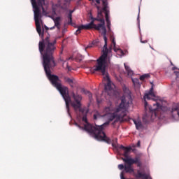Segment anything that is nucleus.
I'll use <instances>...</instances> for the list:
<instances>
[{
	"label": "nucleus",
	"mask_w": 179,
	"mask_h": 179,
	"mask_svg": "<svg viewBox=\"0 0 179 179\" xmlns=\"http://www.w3.org/2000/svg\"><path fill=\"white\" fill-rule=\"evenodd\" d=\"M34 20L36 28V31L41 37L42 41L38 43V48L41 55L43 57V66L45 72L46 76L50 82L62 94L66 103V107L69 114V103H71V96H69V90L68 87L63 86L61 83V80L58 76L51 74V69H52L57 64H55V58H54V53L57 50V39L50 40V34L44 39V29L41 31V13H36L34 14Z\"/></svg>",
	"instance_id": "f257e3e1"
},
{
	"label": "nucleus",
	"mask_w": 179,
	"mask_h": 179,
	"mask_svg": "<svg viewBox=\"0 0 179 179\" xmlns=\"http://www.w3.org/2000/svg\"><path fill=\"white\" fill-rule=\"evenodd\" d=\"M90 17L92 21L85 25L79 26L76 31V36L80 34L81 30H90L92 29L101 31L105 41L103 55L96 60V65L90 69V72L92 73L101 72V75L104 76V80L108 82L107 85H105V90H114L111 86V80H110L108 73L106 71V68H107V65L106 64H107L108 48H107V29L106 28V21L104 20V17H103V12L101 10L98 11L97 18H94L92 15Z\"/></svg>",
	"instance_id": "f03ea898"
},
{
	"label": "nucleus",
	"mask_w": 179,
	"mask_h": 179,
	"mask_svg": "<svg viewBox=\"0 0 179 179\" xmlns=\"http://www.w3.org/2000/svg\"><path fill=\"white\" fill-rule=\"evenodd\" d=\"M72 96L74 101H71L69 103H71V107L74 108L75 111H78V110L80 113H81L83 115L82 120L84 122H85L84 127L76 123V127H78L80 129H83V131L87 132V134L91 135V136H93V138L96 139V141H102L103 142H106V143H111V139L107 137V135H106V133L103 131L104 128H106V127H108L109 122H106L101 125L95 124V126L87 122V117L86 116V114H87V110L81 108L82 103L80 101H82V96L75 94L73 92Z\"/></svg>",
	"instance_id": "7ed1b4c3"
},
{
	"label": "nucleus",
	"mask_w": 179,
	"mask_h": 179,
	"mask_svg": "<svg viewBox=\"0 0 179 179\" xmlns=\"http://www.w3.org/2000/svg\"><path fill=\"white\" fill-rule=\"evenodd\" d=\"M125 103V99H122L119 106L114 109L111 103L108 106L105 107L103 109L104 115L108 116V122L114 120H122L127 117V110H128V103Z\"/></svg>",
	"instance_id": "20e7f679"
},
{
	"label": "nucleus",
	"mask_w": 179,
	"mask_h": 179,
	"mask_svg": "<svg viewBox=\"0 0 179 179\" xmlns=\"http://www.w3.org/2000/svg\"><path fill=\"white\" fill-rule=\"evenodd\" d=\"M119 149L124 150L123 156L124 158H122V160L124 162V164H119V170H124L126 173H134L135 170L132 168L133 164H137V167H142V162L141 161V157H136L134 159L129 157L132 148L125 147L124 145H120Z\"/></svg>",
	"instance_id": "39448f33"
},
{
	"label": "nucleus",
	"mask_w": 179,
	"mask_h": 179,
	"mask_svg": "<svg viewBox=\"0 0 179 179\" xmlns=\"http://www.w3.org/2000/svg\"><path fill=\"white\" fill-rule=\"evenodd\" d=\"M153 106L155 108H152V106H150L148 115L145 113V115L143 117V122L146 123L149 122V120H155V118H156V117H157L158 115L157 111H159V110H162V107H163L158 102L153 103Z\"/></svg>",
	"instance_id": "423d86ee"
},
{
	"label": "nucleus",
	"mask_w": 179,
	"mask_h": 179,
	"mask_svg": "<svg viewBox=\"0 0 179 179\" xmlns=\"http://www.w3.org/2000/svg\"><path fill=\"white\" fill-rule=\"evenodd\" d=\"M34 9V13H41L40 8H41L43 13H45L43 5H45V0H31Z\"/></svg>",
	"instance_id": "0eeeda50"
},
{
	"label": "nucleus",
	"mask_w": 179,
	"mask_h": 179,
	"mask_svg": "<svg viewBox=\"0 0 179 179\" xmlns=\"http://www.w3.org/2000/svg\"><path fill=\"white\" fill-rule=\"evenodd\" d=\"M102 3L103 6L102 10L105 13L107 28L108 31H111V22L110 21V17L108 16L110 15V10H108V3L107 2V1L103 0Z\"/></svg>",
	"instance_id": "6e6552de"
},
{
	"label": "nucleus",
	"mask_w": 179,
	"mask_h": 179,
	"mask_svg": "<svg viewBox=\"0 0 179 179\" xmlns=\"http://www.w3.org/2000/svg\"><path fill=\"white\" fill-rule=\"evenodd\" d=\"M123 92L127 94V96H123L121 98V103H122V100H124V104H127L128 103V107H129V105L132 103V96H131V91L129 89L127 88V87H124L123 88Z\"/></svg>",
	"instance_id": "1a4fd4ad"
},
{
	"label": "nucleus",
	"mask_w": 179,
	"mask_h": 179,
	"mask_svg": "<svg viewBox=\"0 0 179 179\" xmlns=\"http://www.w3.org/2000/svg\"><path fill=\"white\" fill-rule=\"evenodd\" d=\"M152 97H155V93L153 92V87H152L149 92L145 93L144 95L145 108H148V101L146 100H151Z\"/></svg>",
	"instance_id": "9d476101"
},
{
	"label": "nucleus",
	"mask_w": 179,
	"mask_h": 179,
	"mask_svg": "<svg viewBox=\"0 0 179 179\" xmlns=\"http://www.w3.org/2000/svg\"><path fill=\"white\" fill-rule=\"evenodd\" d=\"M171 115L175 120H179V105L176 103L172 107Z\"/></svg>",
	"instance_id": "9b49d317"
},
{
	"label": "nucleus",
	"mask_w": 179,
	"mask_h": 179,
	"mask_svg": "<svg viewBox=\"0 0 179 179\" xmlns=\"http://www.w3.org/2000/svg\"><path fill=\"white\" fill-rule=\"evenodd\" d=\"M133 122L134 125L136 126V129H138L139 131V129H143V124H142V121H141L140 120H136V119H133Z\"/></svg>",
	"instance_id": "f8f14e48"
},
{
	"label": "nucleus",
	"mask_w": 179,
	"mask_h": 179,
	"mask_svg": "<svg viewBox=\"0 0 179 179\" xmlns=\"http://www.w3.org/2000/svg\"><path fill=\"white\" fill-rule=\"evenodd\" d=\"M69 6V2L66 0H64L62 2L56 4V6H59L62 9H67L68 6Z\"/></svg>",
	"instance_id": "ddd939ff"
},
{
	"label": "nucleus",
	"mask_w": 179,
	"mask_h": 179,
	"mask_svg": "<svg viewBox=\"0 0 179 179\" xmlns=\"http://www.w3.org/2000/svg\"><path fill=\"white\" fill-rule=\"evenodd\" d=\"M55 23V27H57V30H61V17H57L53 19Z\"/></svg>",
	"instance_id": "4468645a"
},
{
	"label": "nucleus",
	"mask_w": 179,
	"mask_h": 179,
	"mask_svg": "<svg viewBox=\"0 0 179 179\" xmlns=\"http://www.w3.org/2000/svg\"><path fill=\"white\" fill-rule=\"evenodd\" d=\"M172 71H173V73L176 75V82L178 83H179V69L176 67V66H173L172 68Z\"/></svg>",
	"instance_id": "2eb2a0df"
},
{
	"label": "nucleus",
	"mask_w": 179,
	"mask_h": 179,
	"mask_svg": "<svg viewBox=\"0 0 179 179\" xmlns=\"http://www.w3.org/2000/svg\"><path fill=\"white\" fill-rule=\"evenodd\" d=\"M64 79L66 83H69L71 87H73V79L69 78V77H64Z\"/></svg>",
	"instance_id": "dca6fc26"
},
{
	"label": "nucleus",
	"mask_w": 179,
	"mask_h": 179,
	"mask_svg": "<svg viewBox=\"0 0 179 179\" xmlns=\"http://www.w3.org/2000/svg\"><path fill=\"white\" fill-rule=\"evenodd\" d=\"M81 93H82L83 94H86L87 96H88V97H89L90 99H92V97L93 96L92 95V92H91L90 91H87V90H85L84 88H83V89L81 90Z\"/></svg>",
	"instance_id": "f3484780"
},
{
	"label": "nucleus",
	"mask_w": 179,
	"mask_h": 179,
	"mask_svg": "<svg viewBox=\"0 0 179 179\" xmlns=\"http://www.w3.org/2000/svg\"><path fill=\"white\" fill-rule=\"evenodd\" d=\"M124 68H125V70L127 71V75L129 76H132V75H134V71H132V70H131L129 66H127V64H124Z\"/></svg>",
	"instance_id": "a211bd4d"
},
{
	"label": "nucleus",
	"mask_w": 179,
	"mask_h": 179,
	"mask_svg": "<svg viewBox=\"0 0 179 179\" xmlns=\"http://www.w3.org/2000/svg\"><path fill=\"white\" fill-rule=\"evenodd\" d=\"M148 78H150V74H143L140 76V80H145V79H148Z\"/></svg>",
	"instance_id": "6ab92c4d"
},
{
	"label": "nucleus",
	"mask_w": 179,
	"mask_h": 179,
	"mask_svg": "<svg viewBox=\"0 0 179 179\" xmlns=\"http://www.w3.org/2000/svg\"><path fill=\"white\" fill-rule=\"evenodd\" d=\"M68 19H69L68 24H72V15L69 14Z\"/></svg>",
	"instance_id": "aec40b11"
},
{
	"label": "nucleus",
	"mask_w": 179,
	"mask_h": 179,
	"mask_svg": "<svg viewBox=\"0 0 179 179\" xmlns=\"http://www.w3.org/2000/svg\"><path fill=\"white\" fill-rule=\"evenodd\" d=\"M87 48H92V45H87L85 49V51L87 50Z\"/></svg>",
	"instance_id": "412c9836"
},
{
	"label": "nucleus",
	"mask_w": 179,
	"mask_h": 179,
	"mask_svg": "<svg viewBox=\"0 0 179 179\" xmlns=\"http://www.w3.org/2000/svg\"><path fill=\"white\" fill-rule=\"evenodd\" d=\"M141 41V43H143V44H145V43H148V41L147 40H145V41Z\"/></svg>",
	"instance_id": "4be33fe9"
},
{
	"label": "nucleus",
	"mask_w": 179,
	"mask_h": 179,
	"mask_svg": "<svg viewBox=\"0 0 179 179\" xmlns=\"http://www.w3.org/2000/svg\"><path fill=\"white\" fill-rule=\"evenodd\" d=\"M66 69H68V71H71V66H69V65H67Z\"/></svg>",
	"instance_id": "5701e85b"
},
{
	"label": "nucleus",
	"mask_w": 179,
	"mask_h": 179,
	"mask_svg": "<svg viewBox=\"0 0 179 179\" xmlns=\"http://www.w3.org/2000/svg\"><path fill=\"white\" fill-rule=\"evenodd\" d=\"M72 13H73V10H70L69 15H72Z\"/></svg>",
	"instance_id": "b1692460"
},
{
	"label": "nucleus",
	"mask_w": 179,
	"mask_h": 179,
	"mask_svg": "<svg viewBox=\"0 0 179 179\" xmlns=\"http://www.w3.org/2000/svg\"><path fill=\"white\" fill-rule=\"evenodd\" d=\"M54 29H55V25L54 27H50V30H54Z\"/></svg>",
	"instance_id": "393cba45"
},
{
	"label": "nucleus",
	"mask_w": 179,
	"mask_h": 179,
	"mask_svg": "<svg viewBox=\"0 0 179 179\" xmlns=\"http://www.w3.org/2000/svg\"><path fill=\"white\" fill-rule=\"evenodd\" d=\"M134 85H139V83H135V81L133 80Z\"/></svg>",
	"instance_id": "a878e982"
},
{
	"label": "nucleus",
	"mask_w": 179,
	"mask_h": 179,
	"mask_svg": "<svg viewBox=\"0 0 179 179\" xmlns=\"http://www.w3.org/2000/svg\"><path fill=\"white\" fill-rule=\"evenodd\" d=\"M45 30H50V28H48V27H47L45 25Z\"/></svg>",
	"instance_id": "bb28decb"
},
{
	"label": "nucleus",
	"mask_w": 179,
	"mask_h": 179,
	"mask_svg": "<svg viewBox=\"0 0 179 179\" xmlns=\"http://www.w3.org/2000/svg\"><path fill=\"white\" fill-rule=\"evenodd\" d=\"M94 119L97 120V115H94Z\"/></svg>",
	"instance_id": "cd10ccee"
},
{
	"label": "nucleus",
	"mask_w": 179,
	"mask_h": 179,
	"mask_svg": "<svg viewBox=\"0 0 179 179\" xmlns=\"http://www.w3.org/2000/svg\"><path fill=\"white\" fill-rule=\"evenodd\" d=\"M137 145L138 146H141V141H138Z\"/></svg>",
	"instance_id": "c85d7f7f"
},
{
	"label": "nucleus",
	"mask_w": 179,
	"mask_h": 179,
	"mask_svg": "<svg viewBox=\"0 0 179 179\" xmlns=\"http://www.w3.org/2000/svg\"><path fill=\"white\" fill-rule=\"evenodd\" d=\"M121 54H122V55H124V51H122V50H120Z\"/></svg>",
	"instance_id": "c756f323"
},
{
	"label": "nucleus",
	"mask_w": 179,
	"mask_h": 179,
	"mask_svg": "<svg viewBox=\"0 0 179 179\" xmlns=\"http://www.w3.org/2000/svg\"><path fill=\"white\" fill-rule=\"evenodd\" d=\"M96 3H100V0H96Z\"/></svg>",
	"instance_id": "7c9ffc66"
},
{
	"label": "nucleus",
	"mask_w": 179,
	"mask_h": 179,
	"mask_svg": "<svg viewBox=\"0 0 179 179\" xmlns=\"http://www.w3.org/2000/svg\"><path fill=\"white\" fill-rule=\"evenodd\" d=\"M171 65L172 66H174V64H173L172 62H171Z\"/></svg>",
	"instance_id": "2f4dec72"
},
{
	"label": "nucleus",
	"mask_w": 179,
	"mask_h": 179,
	"mask_svg": "<svg viewBox=\"0 0 179 179\" xmlns=\"http://www.w3.org/2000/svg\"><path fill=\"white\" fill-rule=\"evenodd\" d=\"M113 43L114 45H115V41L114 40L113 41Z\"/></svg>",
	"instance_id": "473e14b6"
},
{
	"label": "nucleus",
	"mask_w": 179,
	"mask_h": 179,
	"mask_svg": "<svg viewBox=\"0 0 179 179\" xmlns=\"http://www.w3.org/2000/svg\"><path fill=\"white\" fill-rule=\"evenodd\" d=\"M79 62H80V61H82V57L80 59H78Z\"/></svg>",
	"instance_id": "72a5a7b5"
},
{
	"label": "nucleus",
	"mask_w": 179,
	"mask_h": 179,
	"mask_svg": "<svg viewBox=\"0 0 179 179\" xmlns=\"http://www.w3.org/2000/svg\"><path fill=\"white\" fill-rule=\"evenodd\" d=\"M53 12H55V8H52Z\"/></svg>",
	"instance_id": "f704fd0d"
},
{
	"label": "nucleus",
	"mask_w": 179,
	"mask_h": 179,
	"mask_svg": "<svg viewBox=\"0 0 179 179\" xmlns=\"http://www.w3.org/2000/svg\"><path fill=\"white\" fill-rule=\"evenodd\" d=\"M68 60L69 59H72V57H69V59H67Z\"/></svg>",
	"instance_id": "c9c22d12"
},
{
	"label": "nucleus",
	"mask_w": 179,
	"mask_h": 179,
	"mask_svg": "<svg viewBox=\"0 0 179 179\" xmlns=\"http://www.w3.org/2000/svg\"><path fill=\"white\" fill-rule=\"evenodd\" d=\"M89 1H92V0H89Z\"/></svg>",
	"instance_id": "e433bc0d"
}]
</instances>
